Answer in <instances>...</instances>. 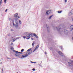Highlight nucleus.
<instances>
[{
  "label": "nucleus",
  "instance_id": "nucleus-31",
  "mask_svg": "<svg viewBox=\"0 0 73 73\" xmlns=\"http://www.w3.org/2000/svg\"><path fill=\"white\" fill-rule=\"evenodd\" d=\"M16 40V39H13V42H14Z\"/></svg>",
  "mask_w": 73,
  "mask_h": 73
},
{
  "label": "nucleus",
  "instance_id": "nucleus-25",
  "mask_svg": "<svg viewBox=\"0 0 73 73\" xmlns=\"http://www.w3.org/2000/svg\"><path fill=\"white\" fill-rule=\"evenodd\" d=\"M33 70V71H35V68H33L32 69Z\"/></svg>",
  "mask_w": 73,
  "mask_h": 73
},
{
  "label": "nucleus",
  "instance_id": "nucleus-42",
  "mask_svg": "<svg viewBox=\"0 0 73 73\" xmlns=\"http://www.w3.org/2000/svg\"><path fill=\"white\" fill-rule=\"evenodd\" d=\"M31 40H33V38H31Z\"/></svg>",
  "mask_w": 73,
  "mask_h": 73
},
{
  "label": "nucleus",
  "instance_id": "nucleus-30",
  "mask_svg": "<svg viewBox=\"0 0 73 73\" xmlns=\"http://www.w3.org/2000/svg\"><path fill=\"white\" fill-rule=\"evenodd\" d=\"M7 2V0H4V3H5Z\"/></svg>",
  "mask_w": 73,
  "mask_h": 73
},
{
  "label": "nucleus",
  "instance_id": "nucleus-16",
  "mask_svg": "<svg viewBox=\"0 0 73 73\" xmlns=\"http://www.w3.org/2000/svg\"><path fill=\"white\" fill-rule=\"evenodd\" d=\"M53 15H51V16H50V17H49V18H48V19H51V18H52V17H53Z\"/></svg>",
  "mask_w": 73,
  "mask_h": 73
},
{
  "label": "nucleus",
  "instance_id": "nucleus-35",
  "mask_svg": "<svg viewBox=\"0 0 73 73\" xmlns=\"http://www.w3.org/2000/svg\"><path fill=\"white\" fill-rule=\"evenodd\" d=\"M9 20H11V18H9Z\"/></svg>",
  "mask_w": 73,
  "mask_h": 73
},
{
  "label": "nucleus",
  "instance_id": "nucleus-41",
  "mask_svg": "<svg viewBox=\"0 0 73 73\" xmlns=\"http://www.w3.org/2000/svg\"><path fill=\"white\" fill-rule=\"evenodd\" d=\"M11 45H13V43H11Z\"/></svg>",
  "mask_w": 73,
  "mask_h": 73
},
{
  "label": "nucleus",
  "instance_id": "nucleus-10",
  "mask_svg": "<svg viewBox=\"0 0 73 73\" xmlns=\"http://www.w3.org/2000/svg\"><path fill=\"white\" fill-rule=\"evenodd\" d=\"M58 53L61 56H63V54L60 51H58Z\"/></svg>",
  "mask_w": 73,
  "mask_h": 73
},
{
  "label": "nucleus",
  "instance_id": "nucleus-33",
  "mask_svg": "<svg viewBox=\"0 0 73 73\" xmlns=\"http://www.w3.org/2000/svg\"><path fill=\"white\" fill-rule=\"evenodd\" d=\"M11 31H13V29H11Z\"/></svg>",
  "mask_w": 73,
  "mask_h": 73
},
{
  "label": "nucleus",
  "instance_id": "nucleus-44",
  "mask_svg": "<svg viewBox=\"0 0 73 73\" xmlns=\"http://www.w3.org/2000/svg\"><path fill=\"white\" fill-rule=\"evenodd\" d=\"M0 64H2V62H1Z\"/></svg>",
  "mask_w": 73,
  "mask_h": 73
},
{
  "label": "nucleus",
  "instance_id": "nucleus-7",
  "mask_svg": "<svg viewBox=\"0 0 73 73\" xmlns=\"http://www.w3.org/2000/svg\"><path fill=\"white\" fill-rule=\"evenodd\" d=\"M52 12V10H50L46 11V15H48L50 14V13H51Z\"/></svg>",
  "mask_w": 73,
  "mask_h": 73
},
{
  "label": "nucleus",
  "instance_id": "nucleus-18",
  "mask_svg": "<svg viewBox=\"0 0 73 73\" xmlns=\"http://www.w3.org/2000/svg\"><path fill=\"white\" fill-rule=\"evenodd\" d=\"M69 16H70L71 15H72V13H71L70 12L69 13V14H68Z\"/></svg>",
  "mask_w": 73,
  "mask_h": 73
},
{
  "label": "nucleus",
  "instance_id": "nucleus-22",
  "mask_svg": "<svg viewBox=\"0 0 73 73\" xmlns=\"http://www.w3.org/2000/svg\"><path fill=\"white\" fill-rule=\"evenodd\" d=\"M31 50V48H30L29 49V50H27V52H30V51Z\"/></svg>",
  "mask_w": 73,
  "mask_h": 73
},
{
  "label": "nucleus",
  "instance_id": "nucleus-13",
  "mask_svg": "<svg viewBox=\"0 0 73 73\" xmlns=\"http://www.w3.org/2000/svg\"><path fill=\"white\" fill-rule=\"evenodd\" d=\"M33 35H34V36H35V37H36V38H38V36H37V35L36 34H33Z\"/></svg>",
  "mask_w": 73,
  "mask_h": 73
},
{
  "label": "nucleus",
  "instance_id": "nucleus-28",
  "mask_svg": "<svg viewBox=\"0 0 73 73\" xmlns=\"http://www.w3.org/2000/svg\"><path fill=\"white\" fill-rule=\"evenodd\" d=\"M7 59H9V60H10V59H11V58H9L8 57H7Z\"/></svg>",
  "mask_w": 73,
  "mask_h": 73
},
{
  "label": "nucleus",
  "instance_id": "nucleus-36",
  "mask_svg": "<svg viewBox=\"0 0 73 73\" xmlns=\"http://www.w3.org/2000/svg\"><path fill=\"white\" fill-rule=\"evenodd\" d=\"M45 54H47V52H45Z\"/></svg>",
  "mask_w": 73,
  "mask_h": 73
},
{
  "label": "nucleus",
  "instance_id": "nucleus-2",
  "mask_svg": "<svg viewBox=\"0 0 73 73\" xmlns=\"http://www.w3.org/2000/svg\"><path fill=\"white\" fill-rule=\"evenodd\" d=\"M13 52H15V53H16L15 54V55L16 57H20L21 56V55L19 53V52L18 51H17L15 50H13Z\"/></svg>",
  "mask_w": 73,
  "mask_h": 73
},
{
  "label": "nucleus",
  "instance_id": "nucleus-39",
  "mask_svg": "<svg viewBox=\"0 0 73 73\" xmlns=\"http://www.w3.org/2000/svg\"><path fill=\"white\" fill-rule=\"evenodd\" d=\"M5 12H7V9L6 10Z\"/></svg>",
  "mask_w": 73,
  "mask_h": 73
},
{
  "label": "nucleus",
  "instance_id": "nucleus-8",
  "mask_svg": "<svg viewBox=\"0 0 73 73\" xmlns=\"http://www.w3.org/2000/svg\"><path fill=\"white\" fill-rule=\"evenodd\" d=\"M38 47H39V44H38V45L36 47L34 50L33 51V52H35V51L36 50V49H38Z\"/></svg>",
  "mask_w": 73,
  "mask_h": 73
},
{
  "label": "nucleus",
  "instance_id": "nucleus-3",
  "mask_svg": "<svg viewBox=\"0 0 73 73\" xmlns=\"http://www.w3.org/2000/svg\"><path fill=\"white\" fill-rule=\"evenodd\" d=\"M33 36V34L32 33H31L27 35V39H29L30 38V37H32Z\"/></svg>",
  "mask_w": 73,
  "mask_h": 73
},
{
  "label": "nucleus",
  "instance_id": "nucleus-14",
  "mask_svg": "<svg viewBox=\"0 0 73 73\" xmlns=\"http://www.w3.org/2000/svg\"><path fill=\"white\" fill-rule=\"evenodd\" d=\"M70 29L72 30H73V25H71L70 27Z\"/></svg>",
  "mask_w": 73,
  "mask_h": 73
},
{
  "label": "nucleus",
  "instance_id": "nucleus-5",
  "mask_svg": "<svg viewBox=\"0 0 73 73\" xmlns=\"http://www.w3.org/2000/svg\"><path fill=\"white\" fill-rule=\"evenodd\" d=\"M64 33L66 35H68V33H69V30L66 29H64Z\"/></svg>",
  "mask_w": 73,
  "mask_h": 73
},
{
  "label": "nucleus",
  "instance_id": "nucleus-23",
  "mask_svg": "<svg viewBox=\"0 0 73 73\" xmlns=\"http://www.w3.org/2000/svg\"><path fill=\"white\" fill-rule=\"evenodd\" d=\"M31 63H35V64H36V62H31Z\"/></svg>",
  "mask_w": 73,
  "mask_h": 73
},
{
  "label": "nucleus",
  "instance_id": "nucleus-26",
  "mask_svg": "<svg viewBox=\"0 0 73 73\" xmlns=\"http://www.w3.org/2000/svg\"><path fill=\"white\" fill-rule=\"evenodd\" d=\"M24 51V49H22L21 50V52H23Z\"/></svg>",
  "mask_w": 73,
  "mask_h": 73
},
{
  "label": "nucleus",
  "instance_id": "nucleus-40",
  "mask_svg": "<svg viewBox=\"0 0 73 73\" xmlns=\"http://www.w3.org/2000/svg\"><path fill=\"white\" fill-rule=\"evenodd\" d=\"M18 53L19 54V53H21V52H18Z\"/></svg>",
  "mask_w": 73,
  "mask_h": 73
},
{
  "label": "nucleus",
  "instance_id": "nucleus-15",
  "mask_svg": "<svg viewBox=\"0 0 73 73\" xmlns=\"http://www.w3.org/2000/svg\"><path fill=\"white\" fill-rule=\"evenodd\" d=\"M62 12V11H58V13H61Z\"/></svg>",
  "mask_w": 73,
  "mask_h": 73
},
{
  "label": "nucleus",
  "instance_id": "nucleus-43",
  "mask_svg": "<svg viewBox=\"0 0 73 73\" xmlns=\"http://www.w3.org/2000/svg\"><path fill=\"white\" fill-rule=\"evenodd\" d=\"M2 71H3V69H2Z\"/></svg>",
  "mask_w": 73,
  "mask_h": 73
},
{
  "label": "nucleus",
  "instance_id": "nucleus-4",
  "mask_svg": "<svg viewBox=\"0 0 73 73\" xmlns=\"http://www.w3.org/2000/svg\"><path fill=\"white\" fill-rule=\"evenodd\" d=\"M18 13H16L14 15V17H16L14 19L15 20H17V19L20 18V17L17 16H18Z\"/></svg>",
  "mask_w": 73,
  "mask_h": 73
},
{
  "label": "nucleus",
  "instance_id": "nucleus-11",
  "mask_svg": "<svg viewBox=\"0 0 73 73\" xmlns=\"http://www.w3.org/2000/svg\"><path fill=\"white\" fill-rule=\"evenodd\" d=\"M56 29L58 31H61V29H60L59 27H56Z\"/></svg>",
  "mask_w": 73,
  "mask_h": 73
},
{
  "label": "nucleus",
  "instance_id": "nucleus-12",
  "mask_svg": "<svg viewBox=\"0 0 73 73\" xmlns=\"http://www.w3.org/2000/svg\"><path fill=\"white\" fill-rule=\"evenodd\" d=\"M46 27L47 31H49V26L46 25Z\"/></svg>",
  "mask_w": 73,
  "mask_h": 73
},
{
  "label": "nucleus",
  "instance_id": "nucleus-1",
  "mask_svg": "<svg viewBox=\"0 0 73 73\" xmlns=\"http://www.w3.org/2000/svg\"><path fill=\"white\" fill-rule=\"evenodd\" d=\"M32 53V51H28L27 53L26 54H25L23 55H22L21 58H25V57H27L29 55V54H31Z\"/></svg>",
  "mask_w": 73,
  "mask_h": 73
},
{
  "label": "nucleus",
  "instance_id": "nucleus-45",
  "mask_svg": "<svg viewBox=\"0 0 73 73\" xmlns=\"http://www.w3.org/2000/svg\"><path fill=\"white\" fill-rule=\"evenodd\" d=\"M21 54H22L23 53V52H21Z\"/></svg>",
  "mask_w": 73,
  "mask_h": 73
},
{
  "label": "nucleus",
  "instance_id": "nucleus-29",
  "mask_svg": "<svg viewBox=\"0 0 73 73\" xmlns=\"http://www.w3.org/2000/svg\"><path fill=\"white\" fill-rule=\"evenodd\" d=\"M23 37L24 38H26V37L25 36H23Z\"/></svg>",
  "mask_w": 73,
  "mask_h": 73
},
{
  "label": "nucleus",
  "instance_id": "nucleus-37",
  "mask_svg": "<svg viewBox=\"0 0 73 73\" xmlns=\"http://www.w3.org/2000/svg\"><path fill=\"white\" fill-rule=\"evenodd\" d=\"M52 47L50 48V49L51 50H52Z\"/></svg>",
  "mask_w": 73,
  "mask_h": 73
},
{
  "label": "nucleus",
  "instance_id": "nucleus-21",
  "mask_svg": "<svg viewBox=\"0 0 73 73\" xmlns=\"http://www.w3.org/2000/svg\"><path fill=\"white\" fill-rule=\"evenodd\" d=\"M20 37H17L15 38V39L16 40H17V39H19V38H20Z\"/></svg>",
  "mask_w": 73,
  "mask_h": 73
},
{
  "label": "nucleus",
  "instance_id": "nucleus-17",
  "mask_svg": "<svg viewBox=\"0 0 73 73\" xmlns=\"http://www.w3.org/2000/svg\"><path fill=\"white\" fill-rule=\"evenodd\" d=\"M1 4H2V0H0V5H1Z\"/></svg>",
  "mask_w": 73,
  "mask_h": 73
},
{
  "label": "nucleus",
  "instance_id": "nucleus-6",
  "mask_svg": "<svg viewBox=\"0 0 73 73\" xmlns=\"http://www.w3.org/2000/svg\"><path fill=\"white\" fill-rule=\"evenodd\" d=\"M15 27L16 29L18 28V22L17 20L15 21Z\"/></svg>",
  "mask_w": 73,
  "mask_h": 73
},
{
  "label": "nucleus",
  "instance_id": "nucleus-34",
  "mask_svg": "<svg viewBox=\"0 0 73 73\" xmlns=\"http://www.w3.org/2000/svg\"><path fill=\"white\" fill-rule=\"evenodd\" d=\"M13 47H11V50H13Z\"/></svg>",
  "mask_w": 73,
  "mask_h": 73
},
{
  "label": "nucleus",
  "instance_id": "nucleus-24",
  "mask_svg": "<svg viewBox=\"0 0 73 73\" xmlns=\"http://www.w3.org/2000/svg\"><path fill=\"white\" fill-rule=\"evenodd\" d=\"M13 25L14 26V27H15V24L14 23H13Z\"/></svg>",
  "mask_w": 73,
  "mask_h": 73
},
{
  "label": "nucleus",
  "instance_id": "nucleus-32",
  "mask_svg": "<svg viewBox=\"0 0 73 73\" xmlns=\"http://www.w3.org/2000/svg\"><path fill=\"white\" fill-rule=\"evenodd\" d=\"M65 3H66L67 2V0H64Z\"/></svg>",
  "mask_w": 73,
  "mask_h": 73
},
{
  "label": "nucleus",
  "instance_id": "nucleus-27",
  "mask_svg": "<svg viewBox=\"0 0 73 73\" xmlns=\"http://www.w3.org/2000/svg\"><path fill=\"white\" fill-rule=\"evenodd\" d=\"M19 22L20 24H21V21L19 20Z\"/></svg>",
  "mask_w": 73,
  "mask_h": 73
},
{
  "label": "nucleus",
  "instance_id": "nucleus-20",
  "mask_svg": "<svg viewBox=\"0 0 73 73\" xmlns=\"http://www.w3.org/2000/svg\"><path fill=\"white\" fill-rule=\"evenodd\" d=\"M70 12L73 15V9Z\"/></svg>",
  "mask_w": 73,
  "mask_h": 73
},
{
  "label": "nucleus",
  "instance_id": "nucleus-19",
  "mask_svg": "<svg viewBox=\"0 0 73 73\" xmlns=\"http://www.w3.org/2000/svg\"><path fill=\"white\" fill-rule=\"evenodd\" d=\"M35 44V42H33V43L32 44V46H34V44Z\"/></svg>",
  "mask_w": 73,
  "mask_h": 73
},
{
  "label": "nucleus",
  "instance_id": "nucleus-38",
  "mask_svg": "<svg viewBox=\"0 0 73 73\" xmlns=\"http://www.w3.org/2000/svg\"><path fill=\"white\" fill-rule=\"evenodd\" d=\"M25 33V35H27V33Z\"/></svg>",
  "mask_w": 73,
  "mask_h": 73
},
{
  "label": "nucleus",
  "instance_id": "nucleus-9",
  "mask_svg": "<svg viewBox=\"0 0 73 73\" xmlns=\"http://www.w3.org/2000/svg\"><path fill=\"white\" fill-rule=\"evenodd\" d=\"M72 62L73 63V61H70L68 62V64L69 65V66H72Z\"/></svg>",
  "mask_w": 73,
  "mask_h": 73
}]
</instances>
